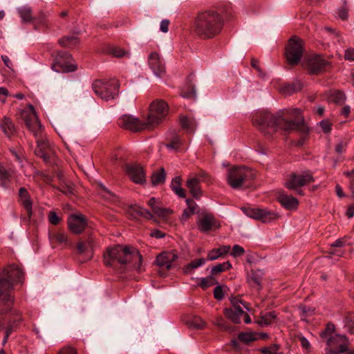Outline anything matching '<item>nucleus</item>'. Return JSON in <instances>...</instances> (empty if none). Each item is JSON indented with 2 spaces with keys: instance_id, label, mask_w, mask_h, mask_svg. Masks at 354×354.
<instances>
[{
  "instance_id": "1",
  "label": "nucleus",
  "mask_w": 354,
  "mask_h": 354,
  "mask_svg": "<svg viewBox=\"0 0 354 354\" xmlns=\"http://www.w3.org/2000/svg\"><path fill=\"white\" fill-rule=\"evenodd\" d=\"M252 124L264 135L271 136L277 129L285 131L295 130L307 133L299 109H284L272 114L268 111L256 113L252 117Z\"/></svg>"
},
{
  "instance_id": "2",
  "label": "nucleus",
  "mask_w": 354,
  "mask_h": 354,
  "mask_svg": "<svg viewBox=\"0 0 354 354\" xmlns=\"http://www.w3.org/2000/svg\"><path fill=\"white\" fill-rule=\"evenodd\" d=\"M142 257L137 249L128 245H115L106 249L104 253V263L106 266L119 272L135 268L142 271Z\"/></svg>"
},
{
  "instance_id": "3",
  "label": "nucleus",
  "mask_w": 354,
  "mask_h": 354,
  "mask_svg": "<svg viewBox=\"0 0 354 354\" xmlns=\"http://www.w3.org/2000/svg\"><path fill=\"white\" fill-rule=\"evenodd\" d=\"M24 272L17 266H10L3 269L0 277V329L10 322V310L13 301L12 290L15 283H23Z\"/></svg>"
},
{
  "instance_id": "4",
  "label": "nucleus",
  "mask_w": 354,
  "mask_h": 354,
  "mask_svg": "<svg viewBox=\"0 0 354 354\" xmlns=\"http://www.w3.org/2000/svg\"><path fill=\"white\" fill-rule=\"evenodd\" d=\"M224 21L222 14L215 8L201 10L194 17L193 31L201 39H212L221 32Z\"/></svg>"
},
{
  "instance_id": "5",
  "label": "nucleus",
  "mask_w": 354,
  "mask_h": 354,
  "mask_svg": "<svg viewBox=\"0 0 354 354\" xmlns=\"http://www.w3.org/2000/svg\"><path fill=\"white\" fill-rule=\"evenodd\" d=\"M169 113V106L162 100H156L149 106V113L145 118L149 130L153 129L160 125L165 119Z\"/></svg>"
},
{
  "instance_id": "6",
  "label": "nucleus",
  "mask_w": 354,
  "mask_h": 354,
  "mask_svg": "<svg viewBox=\"0 0 354 354\" xmlns=\"http://www.w3.org/2000/svg\"><path fill=\"white\" fill-rule=\"evenodd\" d=\"M254 178V174L250 169L236 167L229 170L227 183L233 189H240Z\"/></svg>"
},
{
  "instance_id": "7",
  "label": "nucleus",
  "mask_w": 354,
  "mask_h": 354,
  "mask_svg": "<svg viewBox=\"0 0 354 354\" xmlns=\"http://www.w3.org/2000/svg\"><path fill=\"white\" fill-rule=\"evenodd\" d=\"M94 93L102 100L113 99L118 93L119 84L116 80L104 82L95 80L92 84Z\"/></svg>"
},
{
  "instance_id": "8",
  "label": "nucleus",
  "mask_w": 354,
  "mask_h": 354,
  "mask_svg": "<svg viewBox=\"0 0 354 354\" xmlns=\"http://www.w3.org/2000/svg\"><path fill=\"white\" fill-rule=\"evenodd\" d=\"M314 180L313 174L307 171L301 174L292 173L288 176L284 185L286 188L296 190L298 194L303 195L304 192L299 187L313 183Z\"/></svg>"
},
{
  "instance_id": "9",
  "label": "nucleus",
  "mask_w": 354,
  "mask_h": 354,
  "mask_svg": "<svg viewBox=\"0 0 354 354\" xmlns=\"http://www.w3.org/2000/svg\"><path fill=\"white\" fill-rule=\"evenodd\" d=\"M304 41L295 36L290 38L286 48V59L289 64H297L303 55Z\"/></svg>"
},
{
  "instance_id": "10",
  "label": "nucleus",
  "mask_w": 354,
  "mask_h": 354,
  "mask_svg": "<svg viewBox=\"0 0 354 354\" xmlns=\"http://www.w3.org/2000/svg\"><path fill=\"white\" fill-rule=\"evenodd\" d=\"M21 117L27 128L37 138L41 133V124L38 115L32 104L28 105V109L21 111Z\"/></svg>"
},
{
  "instance_id": "11",
  "label": "nucleus",
  "mask_w": 354,
  "mask_h": 354,
  "mask_svg": "<svg viewBox=\"0 0 354 354\" xmlns=\"http://www.w3.org/2000/svg\"><path fill=\"white\" fill-rule=\"evenodd\" d=\"M241 210L248 217L259 220L263 223L272 222L279 217L277 213L266 208L243 207Z\"/></svg>"
},
{
  "instance_id": "12",
  "label": "nucleus",
  "mask_w": 354,
  "mask_h": 354,
  "mask_svg": "<svg viewBox=\"0 0 354 354\" xmlns=\"http://www.w3.org/2000/svg\"><path fill=\"white\" fill-rule=\"evenodd\" d=\"M327 347L325 349L326 354H340L344 353L348 348V339L345 335H335L327 342Z\"/></svg>"
},
{
  "instance_id": "13",
  "label": "nucleus",
  "mask_w": 354,
  "mask_h": 354,
  "mask_svg": "<svg viewBox=\"0 0 354 354\" xmlns=\"http://www.w3.org/2000/svg\"><path fill=\"white\" fill-rule=\"evenodd\" d=\"M97 243L92 234L86 238L80 239L76 246L77 252L86 260L92 259L94 250L97 248Z\"/></svg>"
},
{
  "instance_id": "14",
  "label": "nucleus",
  "mask_w": 354,
  "mask_h": 354,
  "mask_svg": "<svg viewBox=\"0 0 354 354\" xmlns=\"http://www.w3.org/2000/svg\"><path fill=\"white\" fill-rule=\"evenodd\" d=\"M118 124L125 129L135 132L149 130L145 119L140 120L137 118L129 115L121 116L118 120Z\"/></svg>"
},
{
  "instance_id": "15",
  "label": "nucleus",
  "mask_w": 354,
  "mask_h": 354,
  "mask_svg": "<svg viewBox=\"0 0 354 354\" xmlns=\"http://www.w3.org/2000/svg\"><path fill=\"white\" fill-rule=\"evenodd\" d=\"M72 59L71 54L66 52H60L56 57V63L53 65V67H58V69H55L56 71L68 73L76 71L77 65L71 63L70 61Z\"/></svg>"
},
{
  "instance_id": "16",
  "label": "nucleus",
  "mask_w": 354,
  "mask_h": 354,
  "mask_svg": "<svg viewBox=\"0 0 354 354\" xmlns=\"http://www.w3.org/2000/svg\"><path fill=\"white\" fill-rule=\"evenodd\" d=\"M148 65L154 75L158 77H162L166 73L164 60L156 52H152L148 57Z\"/></svg>"
},
{
  "instance_id": "17",
  "label": "nucleus",
  "mask_w": 354,
  "mask_h": 354,
  "mask_svg": "<svg viewBox=\"0 0 354 354\" xmlns=\"http://www.w3.org/2000/svg\"><path fill=\"white\" fill-rule=\"evenodd\" d=\"M68 227L71 232L75 234H81L87 226V220L84 215L71 214L68 218Z\"/></svg>"
},
{
  "instance_id": "18",
  "label": "nucleus",
  "mask_w": 354,
  "mask_h": 354,
  "mask_svg": "<svg viewBox=\"0 0 354 354\" xmlns=\"http://www.w3.org/2000/svg\"><path fill=\"white\" fill-rule=\"evenodd\" d=\"M328 65L329 62L320 55L313 56L307 62L308 71L312 74L322 72Z\"/></svg>"
},
{
  "instance_id": "19",
  "label": "nucleus",
  "mask_w": 354,
  "mask_h": 354,
  "mask_svg": "<svg viewBox=\"0 0 354 354\" xmlns=\"http://www.w3.org/2000/svg\"><path fill=\"white\" fill-rule=\"evenodd\" d=\"M126 171L135 183L142 184L145 182V172L143 167L140 165H127L126 166Z\"/></svg>"
},
{
  "instance_id": "20",
  "label": "nucleus",
  "mask_w": 354,
  "mask_h": 354,
  "mask_svg": "<svg viewBox=\"0 0 354 354\" xmlns=\"http://www.w3.org/2000/svg\"><path fill=\"white\" fill-rule=\"evenodd\" d=\"M178 258V254L174 251L162 252L157 256L156 261L157 265L167 270L172 267V263Z\"/></svg>"
},
{
  "instance_id": "21",
  "label": "nucleus",
  "mask_w": 354,
  "mask_h": 354,
  "mask_svg": "<svg viewBox=\"0 0 354 354\" xmlns=\"http://www.w3.org/2000/svg\"><path fill=\"white\" fill-rule=\"evenodd\" d=\"M19 203L26 212L27 216L30 218L32 215V201L30 194L24 187H21L19 190Z\"/></svg>"
},
{
  "instance_id": "22",
  "label": "nucleus",
  "mask_w": 354,
  "mask_h": 354,
  "mask_svg": "<svg viewBox=\"0 0 354 354\" xmlns=\"http://www.w3.org/2000/svg\"><path fill=\"white\" fill-rule=\"evenodd\" d=\"M15 175L14 170L6 168L0 163V185L4 188L8 187Z\"/></svg>"
},
{
  "instance_id": "23",
  "label": "nucleus",
  "mask_w": 354,
  "mask_h": 354,
  "mask_svg": "<svg viewBox=\"0 0 354 354\" xmlns=\"http://www.w3.org/2000/svg\"><path fill=\"white\" fill-rule=\"evenodd\" d=\"M277 198L281 205L289 210L296 209L299 205V201L296 198L284 193L280 194Z\"/></svg>"
},
{
  "instance_id": "24",
  "label": "nucleus",
  "mask_w": 354,
  "mask_h": 354,
  "mask_svg": "<svg viewBox=\"0 0 354 354\" xmlns=\"http://www.w3.org/2000/svg\"><path fill=\"white\" fill-rule=\"evenodd\" d=\"M197 224L200 231L202 232H207L214 225L215 218L211 214H206L198 219Z\"/></svg>"
},
{
  "instance_id": "25",
  "label": "nucleus",
  "mask_w": 354,
  "mask_h": 354,
  "mask_svg": "<svg viewBox=\"0 0 354 354\" xmlns=\"http://www.w3.org/2000/svg\"><path fill=\"white\" fill-rule=\"evenodd\" d=\"M129 214L134 218L143 217L147 219H153V214L147 209L137 205H131L129 210Z\"/></svg>"
},
{
  "instance_id": "26",
  "label": "nucleus",
  "mask_w": 354,
  "mask_h": 354,
  "mask_svg": "<svg viewBox=\"0 0 354 354\" xmlns=\"http://www.w3.org/2000/svg\"><path fill=\"white\" fill-rule=\"evenodd\" d=\"M37 147L35 149V154L37 156L41 157L45 162L49 160L48 155V144L46 140L44 139H39L37 140Z\"/></svg>"
},
{
  "instance_id": "27",
  "label": "nucleus",
  "mask_w": 354,
  "mask_h": 354,
  "mask_svg": "<svg viewBox=\"0 0 354 354\" xmlns=\"http://www.w3.org/2000/svg\"><path fill=\"white\" fill-rule=\"evenodd\" d=\"M200 178L196 177L189 178L187 180V187L189 189L192 195L195 198L198 199L201 196V190L199 186Z\"/></svg>"
},
{
  "instance_id": "28",
  "label": "nucleus",
  "mask_w": 354,
  "mask_h": 354,
  "mask_svg": "<svg viewBox=\"0 0 354 354\" xmlns=\"http://www.w3.org/2000/svg\"><path fill=\"white\" fill-rule=\"evenodd\" d=\"M223 313L227 319L235 324L241 322V317L244 314L243 308H225Z\"/></svg>"
},
{
  "instance_id": "29",
  "label": "nucleus",
  "mask_w": 354,
  "mask_h": 354,
  "mask_svg": "<svg viewBox=\"0 0 354 354\" xmlns=\"http://www.w3.org/2000/svg\"><path fill=\"white\" fill-rule=\"evenodd\" d=\"M17 12L23 23H30L33 19L32 10L30 6L25 5L17 8Z\"/></svg>"
},
{
  "instance_id": "30",
  "label": "nucleus",
  "mask_w": 354,
  "mask_h": 354,
  "mask_svg": "<svg viewBox=\"0 0 354 354\" xmlns=\"http://www.w3.org/2000/svg\"><path fill=\"white\" fill-rule=\"evenodd\" d=\"M0 127L7 136H10L15 132V127L12 120L6 116L0 122Z\"/></svg>"
},
{
  "instance_id": "31",
  "label": "nucleus",
  "mask_w": 354,
  "mask_h": 354,
  "mask_svg": "<svg viewBox=\"0 0 354 354\" xmlns=\"http://www.w3.org/2000/svg\"><path fill=\"white\" fill-rule=\"evenodd\" d=\"M263 272L261 270H252L248 277L250 286L259 290L261 288V279Z\"/></svg>"
},
{
  "instance_id": "32",
  "label": "nucleus",
  "mask_w": 354,
  "mask_h": 354,
  "mask_svg": "<svg viewBox=\"0 0 354 354\" xmlns=\"http://www.w3.org/2000/svg\"><path fill=\"white\" fill-rule=\"evenodd\" d=\"M61 46L66 48H73L79 43V38L76 35L65 36L59 40Z\"/></svg>"
},
{
  "instance_id": "33",
  "label": "nucleus",
  "mask_w": 354,
  "mask_h": 354,
  "mask_svg": "<svg viewBox=\"0 0 354 354\" xmlns=\"http://www.w3.org/2000/svg\"><path fill=\"white\" fill-rule=\"evenodd\" d=\"M346 99V97L345 94L340 91H331L328 97V100L330 102L339 105L344 104Z\"/></svg>"
},
{
  "instance_id": "34",
  "label": "nucleus",
  "mask_w": 354,
  "mask_h": 354,
  "mask_svg": "<svg viewBox=\"0 0 354 354\" xmlns=\"http://www.w3.org/2000/svg\"><path fill=\"white\" fill-rule=\"evenodd\" d=\"M181 178L178 176L173 178L171 183V188L173 192L180 198H185V190L180 186Z\"/></svg>"
},
{
  "instance_id": "35",
  "label": "nucleus",
  "mask_w": 354,
  "mask_h": 354,
  "mask_svg": "<svg viewBox=\"0 0 354 354\" xmlns=\"http://www.w3.org/2000/svg\"><path fill=\"white\" fill-rule=\"evenodd\" d=\"M276 317L277 315L274 312H270L264 315L261 316V317L257 320L256 322L261 326H267L272 324Z\"/></svg>"
},
{
  "instance_id": "36",
  "label": "nucleus",
  "mask_w": 354,
  "mask_h": 354,
  "mask_svg": "<svg viewBox=\"0 0 354 354\" xmlns=\"http://www.w3.org/2000/svg\"><path fill=\"white\" fill-rule=\"evenodd\" d=\"M205 259L203 258L195 259V260L192 261L191 263L185 266L183 268V271L186 274H190L194 269H196V268L203 266V264H205Z\"/></svg>"
},
{
  "instance_id": "37",
  "label": "nucleus",
  "mask_w": 354,
  "mask_h": 354,
  "mask_svg": "<svg viewBox=\"0 0 354 354\" xmlns=\"http://www.w3.org/2000/svg\"><path fill=\"white\" fill-rule=\"evenodd\" d=\"M165 180V171L162 167L158 171L154 172L151 176V183L153 185L162 184Z\"/></svg>"
},
{
  "instance_id": "38",
  "label": "nucleus",
  "mask_w": 354,
  "mask_h": 354,
  "mask_svg": "<svg viewBox=\"0 0 354 354\" xmlns=\"http://www.w3.org/2000/svg\"><path fill=\"white\" fill-rule=\"evenodd\" d=\"M343 322L344 327H346L348 331L351 333H353L354 331V312L349 313L344 317Z\"/></svg>"
},
{
  "instance_id": "39",
  "label": "nucleus",
  "mask_w": 354,
  "mask_h": 354,
  "mask_svg": "<svg viewBox=\"0 0 354 354\" xmlns=\"http://www.w3.org/2000/svg\"><path fill=\"white\" fill-rule=\"evenodd\" d=\"M189 327L195 329H203L206 326L205 322L200 317H194L188 322Z\"/></svg>"
},
{
  "instance_id": "40",
  "label": "nucleus",
  "mask_w": 354,
  "mask_h": 354,
  "mask_svg": "<svg viewBox=\"0 0 354 354\" xmlns=\"http://www.w3.org/2000/svg\"><path fill=\"white\" fill-rule=\"evenodd\" d=\"M49 239L51 241H55L59 244H66L67 236L63 232H56L54 234H49Z\"/></svg>"
},
{
  "instance_id": "41",
  "label": "nucleus",
  "mask_w": 354,
  "mask_h": 354,
  "mask_svg": "<svg viewBox=\"0 0 354 354\" xmlns=\"http://www.w3.org/2000/svg\"><path fill=\"white\" fill-rule=\"evenodd\" d=\"M180 122L181 127L187 131H193L196 127L195 121L185 116L180 117Z\"/></svg>"
},
{
  "instance_id": "42",
  "label": "nucleus",
  "mask_w": 354,
  "mask_h": 354,
  "mask_svg": "<svg viewBox=\"0 0 354 354\" xmlns=\"http://www.w3.org/2000/svg\"><path fill=\"white\" fill-rule=\"evenodd\" d=\"M232 267L230 261H225L222 263H218L214 267H212L211 270L212 274H217L222 272L226 271L229 270Z\"/></svg>"
},
{
  "instance_id": "43",
  "label": "nucleus",
  "mask_w": 354,
  "mask_h": 354,
  "mask_svg": "<svg viewBox=\"0 0 354 354\" xmlns=\"http://www.w3.org/2000/svg\"><path fill=\"white\" fill-rule=\"evenodd\" d=\"M59 190L66 195H71L74 192V185L70 182L63 181L60 183Z\"/></svg>"
},
{
  "instance_id": "44",
  "label": "nucleus",
  "mask_w": 354,
  "mask_h": 354,
  "mask_svg": "<svg viewBox=\"0 0 354 354\" xmlns=\"http://www.w3.org/2000/svg\"><path fill=\"white\" fill-rule=\"evenodd\" d=\"M238 339L239 341L248 344L250 342L258 339L256 333H241L239 334Z\"/></svg>"
},
{
  "instance_id": "45",
  "label": "nucleus",
  "mask_w": 354,
  "mask_h": 354,
  "mask_svg": "<svg viewBox=\"0 0 354 354\" xmlns=\"http://www.w3.org/2000/svg\"><path fill=\"white\" fill-rule=\"evenodd\" d=\"M153 212L158 217L165 218L169 214H171L172 213V211L169 208L161 207L160 206L158 205L157 207L154 208Z\"/></svg>"
},
{
  "instance_id": "46",
  "label": "nucleus",
  "mask_w": 354,
  "mask_h": 354,
  "mask_svg": "<svg viewBox=\"0 0 354 354\" xmlns=\"http://www.w3.org/2000/svg\"><path fill=\"white\" fill-rule=\"evenodd\" d=\"M200 280H201L200 286L204 289L207 288L209 286H212L216 283L215 279L212 276H209L207 277H203V278H201Z\"/></svg>"
},
{
  "instance_id": "47",
  "label": "nucleus",
  "mask_w": 354,
  "mask_h": 354,
  "mask_svg": "<svg viewBox=\"0 0 354 354\" xmlns=\"http://www.w3.org/2000/svg\"><path fill=\"white\" fill-rule=\"evenodd\" d=\"M297 340L300 342L302 348L306 351L309 352L310 350V344L309 341L304 337L302 335L299 334L296 337Z\"/></svg>"
},
{
  "instance_id": "48",
  "label": "nucleus",
  "mask_w": 354,
  "mask_h": 354,
  "mask_svg": "<svg viewBox=\"0 0 354 354\" xmlns=\"http://www.w3.org/2000/svg\"><path fill=\"white\" fill-rule=\"evenodd\" d=\"M99 186L101 189V194L103 197L112 201L115 200L116 196L113 193L109 191L102 184H100Z\"/></svg>"
},
{
  "instance_id": "49",
  "label": "nucleus",
  "mask_w": 354,
  "mask_h": 354,
  "mask_svg": "<svg viewBox=\"0 0 354 354\" xmlns=\"http://www.w3.org/2000/svg\"><path fill=\"white\" fill-rule=\"evenodd\" d=\"M245 250L243 247L240 246L239 245H234L232 248L230 254L234 257H238L243 256Z\"/></svg>"
},
{
  "instance_id": "50",
  "label": "nucleus",
  "mask_w": 354,
  "mask_h": 354,
  "mask_svg": "<svg viewBox=\"0 0 354 354\" xmlns=\"http://www.w3.org/2000/svg\"><path fill=\"white\" fill-rule=\"evenodd\" d=\"M111 53L115 57H122L127 55H129L128 52L124 51L123 49H121L118 47H114L111 50Z\"/></svg>"
},
{
  "instance_id": "51",
  "label": "nucleus",
  "mask_w": 354,
  "mask_h": 354,
  "mask_svg": "<svg viewBox=\"0 0 354 354\" xmlns=\"http://www.w3.org/2000/svg\"><path fill=\"white\" fill-rule=\"evenodd\" d=\"M261 352L263 354H281L278 352V346L277 345L263 348L261 349Z\"/></svg>"
},
{
  "instance_id": "52",
  "label": "nucleus",
  "mask_w": 354,
  "mask_h": 354,
  "mask_svg": "<svg viewBox=\"0 0 354 354\" xmlns=\"http://www.w3.org/2000/svg\"><path fill=\"white\" fill-rule=\"evenodd\" d=\"M299 310L301 312V319H305L306 317L312 315L315 310L306 306H301L299 308Z\"/></svg>"
},
{
  "instance_id": "53",
  "label": "nucleus",
  "mask_w": 354,
  "mask_h": 354,
  "mask_svg": "<svg viewBox=\"0 0 354 354\" xmlns=\"http://www.w3.org/2000/svg\"><path fill=\"white\" fill-rule=\"evenodd\" d=\"M231 304L232 305L233 309L236 308H242L240 306V304H242L245 308H246L248 310H249V308L246 306V305L243 303V301L241 299H239L238 298H232L231 299Z\"/></svg>"
},
{
  "instance_id": "54",
  "label": "nucleus",
  "mask_w": 354,
  "mask_h": 354,
  "mask_svg": "<svg viewBox=\"0 0 354 354\" xmlns=\"http://www.w3.org/2000/svg\"><path fill=\"white\" fill-rule=\"evenodd\" d=\"M48 220L49 222L53 225H57L60 221L59 217L57 215V214L55 212L52 211L49 212Z\"/></svg>"
},
{
  "instance_id": "55",
  "label": "nucleus",
  "mask_w": 354,
  "mask_h": 354,
  "mask_svg": "<svg viewBox=\"0 0 354 354\" xmlns=\"http://www.w3.org/2000/svg\"><path fill=\"white\" fill-rule=\"evenodd\" d=\"M220 257H221V255H220V254L218 252V248L213 249V250H212L211 251L209 252V253L207 254V259L208 261H214V260L217 259Z\"/></svg>"
},
{
  "instance_id": "56",
  "label": "nucleus",
  "mask_w": 354,
  "mask_h": 354,
  "mask_svg": "<svg viewBox=\"0 0 354 354\" xmlns=\"http://www.w3.org/2000/svg\"><path fill=\"white\" fill-rule=\"evenodd\" d=\"M214 297L217 300H221L224 297L223 289L220 286L215 287L214 290Z\"/></svg>"
},
{
  "instance_id": "57",
  "label": "nucleus",
  "mask_w": 354,
  "mask_h": 354,
  "mask_svg": "<svg viewBox=\"0 0 354 354\" xmlns=\"http://www.w3.org/2000/svg\"><path fill=\"white\" fill-rule=\"evenodd\" d=\"M180 146V139L178 137L174 138L171 142L166 145L168 149H177Z\"/></svg>"
},
{
  "instance_id": "58",
  "label": "nucleus",
  "mask_w": 354,
  "mask_h": 354,
  "mask_svg": "<svg viewBox=\"0 0 354 354\" xmlns=\"http://www.w3.org/2000/svg\"><path fill=\"white\" fill-rule=\"evenodd\" d=\"M320 127L324 133H329L331 131V124L328 121L323 120L319 122Z\"/></svg>"
},
{
  "instance_id": "59",
  "label": "nucleus",
  "mask_w": 354,
  "mask_h": 354,
  "mask_svg": "<svg viewBox=\"0 0 354 354\" xmlns=\"http://www.w3.org/2000/svg\"><path fill=\"white\" fill-rule=\"evenodd\" d=\"M213 322L215 325L219 326L220 328L224 330H227V326L225 325V321L222 317H216Z\"/></svg>"
},
{
  "instance_id": "60",
  "label": "nucleus",
  "mask_w": 354,
  "mask_h": 354,
  "mask_svg": "<svg viewBox=\"0 0 354 354\" xmlns=\"http://www.w3.org/2000/svg\"><path fill=\"white\" fill-rule=\"evenodd\" d=\"M344 175H346L351 181V189L353 192V194H354V169H353L351 171H346L344 173Z\"/></svg>"
},
{
  "instance_id": "61",
  "label": "nucleus",
  "mask_w": 354,
  "mask_h": 354,
  "mask_svg": "<svg viewBox=\"0 0 354 354\" xmlns=\"http://www.w3.org/2000/svg\"><path fill=\"white\" fill-rule=\"evenodd\" d=\"M194 213L193 212L192 210H189V209H184L183 214H182V216L180 217V221L182 223H185L192 214H194Z\"/></svg>"
},
{
  "instance_id": "62",
  "label": "nucleus",
  "mask_w": 354,
  "mask_h": 354,
  "mask_svg": "<svg viewBox=\"0 0 354 354\" xmlns=\"http://www.w3.org/2000/svg\"><path fill=\"white\" fill-rule=\"evenodd\" d=\"M344 58L346 60L354 61V49L350 48L346 50Z\"/></svg>"
},
{
  "instance_id": "63",
  "label": "nucleus",
  "mask_w": 354,
  "mask_h": 354,
  "mask_svg": "<svg viewBox=\"0 0 354 354\" xmlns=\"http://www.w3.org/2000/svg\"><path fill=\"white\" fill-rule=\"evenodd\" d=\"M169 21L168 19H163L160 21V30L162 32H167L169 30Z\"/></svg>"
},
{
  "instance_id": "64",
  "label": "nucleus",
  "mask_w": 354,
  "mask_h": 354,
  "mask_svg": "<svg viewBox=\"0 0 354 354\" xmlns=\"http://www.w3.org/2000/svg\"><path fill=\"white\" fill-rule=\"evenodd\" d=\"M58 354H76V351L73 347L67 346L61 349Z\"/></svg>"
}]
</instances>
